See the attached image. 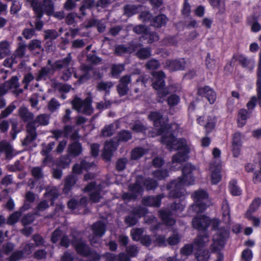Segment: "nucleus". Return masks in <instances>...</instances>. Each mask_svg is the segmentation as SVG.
I'll return each instance as SVG.
<instances>
[{"mask_svg": "<svg viewBox=\"0 0 261 261\" xmlns=\"http://www.w3.org/2000/svg\"><path fill=\"white\" fill-rule=\"evenodd\" d=\"M8 47L9 43L7 41H3L0 43V59H3L9 53Z\"/></svg>", "mask_w": 261, "mask_h": 261, "instance_id": "obj_39", "label": "nucleus"}, {"mask_svg": "<svg viewBox=\"0 0 261 261\" xmlns=\"http://www.w3.org/2000/svg\"><path fill=\"white\" fill-rule=\"evenodd\" d=\"M22 257V253L21 251H16L9 257V261H18Z\"/></svg>", "mask_w": 261, "mask_h": 261, "instance_id": "obj_58", "label": "nucleus"}, {"mask_svg": "<svg viewBox=\"0 0 261 261\" xmlns=\"http://www.w3.org/2000/svg\"><path fill=\"white\" fill-rule=\"evenodd\" d=\"M159 63L156 60H152L149 61L146 64V67L149 69H154L158 68Z\"/></svg>", "mask_w": 261, "mask_h": 261, "instance_id": "obj_64", "label": "nucleus"}, {"mask_svg": "<svg viewBox=\"0 0 261 261\" xmlns=\"http://www.w3.org/2000/svg\"><path fill=\"white\" fill-rule=\"evenodd\" d=\"M222 213H223V217L224 221L226 223L229 222V207L227 201L225 200L223 201L222 206Z\"/></svg>", "mask_w": 261, "mask_h": 261, "instance_id": "obj_33", "label": "nucleus"}, {"mask_svg": "<svg viewBox=\"0 0 261 261\" xmlns=\"http://www.w3.org/2000/svg\"><path fill=\"white\" fill-rule=\"evenodd\" d=\"M143 185L145 186L147 189L150 190L154 188L156 186L157 184L155 180L151 179L146 180L145 182H143Z\"/></svg>", "mask_w": 261, "mask_h": 261, "instance_id": "obj_60", "label": "nucleus"}, {"mask_svg": "<svg viewBox=\"0 0 261 261\" xmlns=\"http://www.w3.org/2000/svg\"><path fill=\"white\" fill-rule=\"evenodd\" d=\"M153 175L156 179L160 180L168 176V174L166 170H159L153 172Z\"/></svg>", "mask_w": 261, "mask_h": 261, "instance_id": "obj_53", "label": "nucleus"}, {"mask_svg": "<svg viewBox=\"0 0 261 261\" xmlns=\"http://www.w3.org/2000/svg\"><path fill=\"white\" fill-rule=\"evenodd\" d=\"M168 19L166 16L163 14L160 15L155 17L152 22V25L155 27H161L165 24Z\"/></svg>", "mask_w": 261, "mask_h": 261, "instance_id": "obj_36", "label": "nucleus"}, {"mask_svg": "<svg viewBox=\"0 0 261 261\" xmlns=\"http://www.w3.org/2000/svg\"><path fill=\"white\" fill-rule=\"evenodd\" d=\"M245 217L248 220L251 221L253 225L255 227H258L260 225V218L254 216L253 214L245 213Z\"/></svg>", "mask_w": 261, "mask_h": 261, "instance_id": "obj_43", "label": "nucleus"}, {"mask_svg": "<svg viewBox=\"0 0 261 261\" xmlns=\"http://www.w3.org/2000/svg\"><path fill=\"white\" fill-rule=\"evenodd\" d=\"M41 42L38 40H32L29 45V48L30 50H34L36 49L41 48Z\"/></svg>", "mask_w": 261, "mask_h": 261, "instance_id": "obj_54", "label": "nucleus"}, {"mask_svg": "<svg viewBox=\"0 0 261 261\" xmlns=\"http://www.w3.org/2000/svg\"><path fill=\"white\" fill-rule=\"evenodd\" d=\"M5 85L8 90L16 89L18 87V79L16 77H13L9 82L6 83Z\"/></svg>", "mask_w": 261, "mask_h": 261, "instance_id": "obj_44", "label": "nucleus"}, {"mask_svg": "<svg viewBox=\"0 0 261 261\" xmlns=\"http://www.w3.org/2000/svg\"><path fill=\"white\" fill-rule=\"evenodd\" d=\"M71 60V57L70 55H69L63 60L56 62L53 67L54 68H66L69 65Z\"/></svg>", "mask_w": 261, "mask_h": 261, "instance_id": "obj_35", "label": "nucleus"}, {"mask_svg": "<svg viewBox=\"0 0 261 261\" xmlns=\"http://www.w3.org/2000/svg\"><path fill=\"white\" fill-rule=\"evenodd\" d=\"M72 130L71 126H67L65 127L64 132L60 130H55L54 132L55 137L58 139L62 137H68Z\"/></svg>", "mask_w": 261, "mask_h": 261, "instance_id": "obj_37", "label": "nucleus"}, {"mask_svg": "<svg viewBox=\"0 0 261 261\" xmlns=\"http://www.w3.org/2000/svg\"><path fill=\"white\" fill-rule=\"evenodd\" d=\"M193 226L199 230L205 229L208 226H212L216 233L213 237V243L212 249L217 252L216 255L217 261H222L223 255L219 252L224 247L225 240L228 237V231L225 229H217L219 222L217 219L210 220L207 217L199 216L195 217L192 221Z\"/></svg>", "mask_w": 261, "mask_h": 261, "instance_id": "obj_2", "label": "nucleus"}, {"mask_svg": "<svg viewBox=\"0 0 261 261\" xmlns=\"http://www.w3.org/2000/svg\"><path fill=\"white\" fill-rule=\"evenodd\" d=\"M118 146L117 142H107L105 145L104 151L103 152V158L109 160L111 156L112 153L114 151Z\"/></svg>", "mask_w": 261, "mask_h": 261, "instance_id": "obj_20", "label": "nucleus"}, {"mask_svg": "<svg viewBox=\"0 0 261 261\" xmlns=\"http://www.w3.org/2000/svg\"><path fill=\"white\" fill-rule=\"evenodd\" d=\"M60 107L59 103L54 98H53L48 103V109L51 111H54Z\"/></svg>", "mask_w": 261, "mask_h": 261, "instance_id": "obj_57", "label": "nucleus"}, {"mask_svg": "<svg viewBox=\"0 0 261 261\" xmlns=\"http://www.w3.org/2000/svg\"><path fill=\"white\" fill-rule=\"evenodd\" d=\"M229 191L232 195L239 196L241 195L242 190L237 185V181L232 180L229 182Z\"/></svg>", "mask_w": 261, "mask_h": 261, "instance_id": "obj_32", "label": "nucleus"}, {"mask_svg": "<svg viewBox=\"0 0 261 261\" xmlns=\"http://www.w3.org/2000/svg\"><path fill=\"white\" fill-rule=\"evenodd\" d=\"M248 112L245 109H241L239 111L238 115L237 122L239 127L244 126L248 118Z\"/></svg>", "mask_w": 261, "mask_h": 261, "instance_id": "obj_26", "label": "nucleus"}, {"mask_svg": "<svg viewBox=\"0 0 261 261\" xmlns=\"http://www.w3.org/2000/svg\"><path fill=\"white\" fill-rule=\"evenodd\" d=\"M73 246L75 247L78 253L86 256L89 254V250L85 244L81 240H78L73 243Z\"/></svg>", "mask_w": 261, "mask_h": 261, "instance_id": "obj_22", "label": "nucleus"}, {"mask_svg": "<svg viewBox=\"0 0 261 261\" xmlns=\"http://www.w3.org/2000/svg\"><path fill=\"white\" fill-rule=\"evenodd\" d=\"M242 145V135L240 133L237 132L234 134L232 137V148L233 155L237 157L240 154Z\"/></svg>", "mask_w": 261, "mask_h": 261, "instance_id": "obj_18", "label": "nucleus"}, {"mask_svg": "<svg viewBox=\"0 0 261 261\" xmlns=\"http://www.w3.org/2000/svg\"><path fill=\"white\" fill-rule=\"evenodd\" d=\"M116 127V124H111L108 126H106L102 130V135L103 136H111L114 130Z\"/></svg>", "mask_w": 261, "mask_h": 261, "instance_id": "obj_46", "label": "nucleus"}, {"mask_svg": "<svg viewBox=\"0 0 261 261\" xmlns=\"http://www.w3.org/2000/svg\"><path fill=\"white\" fill-rule=\"evenodd\" d=\"M46 191L47 192L45 194V197L47 198L50 199L52 203L58 195V190L56 188H51L50 189H47Z\"/></svg>", "mask_w": 261, "mask_h": 261, "instance_id": "obj_40", "label": "nucleus"}, {"mask_svg": "<svg viewBox=\"0 0 261 261\" xmlns=\"http://www.w3.org/2000/svg\"><path fill=\"white\" fill-rule=\"evenodd\" d=\"M112 86L113 84L111 82H101L99 83L97 88L99 90L107 91V90L109 89Z\"/></svg>", "mask_w": 261, "mask_h": 261, "instance_id": "obj_59", "label": "nucleus"}, {"mask_svg": "<svg viewBox=\"0 0 261 261\" xmlns=\"http://www.w3.org/2000/svg\"><path fill=\"white\" fill-rule=\"evenodd\" d=\"M242 257L244 261H250L252 258V253L251 250L247 249L242 252Z\"/></svg>", "mask_w": 261, "mask_h": 261, "instance_id": "obj_52", "label": "nucleus"}, {"mask_svg": "<svg viewBox=\"0 0 261 261\" xmlns=\"http://www.w3.org/2000/svg\"><path fill=\"white\" fill-rule=\"evenodd\" d=\"M185 207V203L182 201L180 203H175L171 206L172 212L166 210H162L160 212V215L163 222L167 225H172L175 223V220L171 218V216L178 214L182 211Z\"/></svg>", "mask_w": 261, "mask_h": 261, "instance_id": "obj_8", "label": "nucleus"}, {"mask_svg": "<svg viewBox=\"0 0 261 261\" xmlns=\"http://www.w3.org/2000/svg\"><path fill=\"white\" fill-rule=\"evenodd\" d=\"M137 55L140 59H144L149 57L151 53L148 48H141L137 51Z\"/></svg>", "mask_w": 261, "mask_h": 261, "instance_id": "obj_45", "label": "nucleus"}, {"mask_svg": "<svg viewBox=\"0 0 261 261\" xmlns=\"http://www.w3.org/2000/svg\"><path fill=\"white\" fill-rule=\"evenodd\" d=\"M161 196L156 197H148L144 198L142 202L143 204L147 206H159L160 204Z\"/></svg>", "mask_w": 261, "mask_h": 261, "instance_id": "obj_24", "label": "nucleus"}, {"mask_svg": "<svg viewBox=\"0 0 261 261\" xmlns=\"http://www.w3.org/2000/svg\"><path fill=\"white\" fill-rule=\"evenodd\" d=\"M146 213V209L144 208H140L135 212V216H128L125 218V222L128 225L131 226L135 224L137 222V217H141L144 216Z\"/></svg>", "mask_w": 261, "mask_h": 261, "instance_id": "obj_21", "label": "nucleus"}, {"mask_svg": "<svg viewBox=\"0 0 261 261\" xmlns=\"http://www.w3.org/2000/svg\"><path fill=\"white\" fill-rule=\"evenodd\" d=\"M5 151L7 158H11L12 154V146L7 142H2L0 143V152Z\"/></svg>", "mask_w": 261, "mask_h": 261, "instance_id": "obj_34", "label": "nucleus"}, {"mask_svg": "<svg viewBox=\"0 0 261 261\" xmlns=\"http://www.w3.org/2000/svg\"><path fill=\"white\" fill-rule=\"evenodd\" d=\"M194 203L190 208V211L196 213L202 212L212 204L207 192L203 190L196 191L193 195Z\"/></svg>", "mask_w": 261, "mask_h": 261, "instance_id": "obj_5", "label": "nucleus"}, {"mask_svg": "<svg viewBox=\"0 0 261 261\" xmlns=\"http://www.w3.org/2000/svg\"><path fill=\"white\" fill-rule=\"evenodd\" d=\"M208 241L207 237L205 235H200L198 236L197 240L194 242L193 245H187L181 250V253L183 255H188L190 254L193 249H198L201 247L202 245L205 244Z\"/></svg>", "mask_w": 261, "mask_h": 261, "instance_id": "obj_12", "label": "nucleus"}, {"mask_svg": "<svg viewBox=\"0 0 261 261\" xmlns=\"http://www.w3.org/2000/svg\"><path fill=\"white\" fill-rule=\"evenodd\" d=\"M21 216L19 212H16L12 214L8 218V223L9 224H13L15 223Z\"/></svg>", "mask_w": 261, "mask_h": 261, "instance_id": "obj_49", "label": "nucleus"}, {"mask_svg": "<svg viewBox=\"0 0 261 261\" xmlns=\"http://www.w3.org/2000/svg\"><path fill=\"white\" fill-rule=\"evenodd\" d=\"M53 73V70H50L48 67H44L39 72V74L37 76V80L39 81L45 79L46 76L52 74Z\"/></svg>", "mask_w": 261, "mask_h": 261, "instance_id": "obj_42", "label": "nucleus"}, {"mask_svg": "<svg viewBox=\"0 0 261 261\" xmlns=\"http://www.w3.org/2000/svg\"><path fill=\"white\" fill-rule=\"evenodd\" d=\"M130 81V77L128 76H124L120 80V83L117 87L120 95H124L126 94L128 90L127 85Z\"/></svg>", "mask_w": 261, "mask_h": 261, "instance_id": "obj_23", "label": "nucleus"}, {"mask_svg": "<svg viewBox=\"0 0 261 261\" xmlns=\"http://www.w3.org/2000/svg\"><path fill=\"white\" fill-rule=\"evenodd\" d=\"M134 31L138 34L142 33L143 39H148V43H151L159 39V36L155 33L149 32L143 25L136 26L134 28Z\"/></svg>", "mask_w": 261, "mask_h": 261, "instance_id": "obj_13", "label": "nucleus"}, {"mask_svg": "<svg viewBox=\"0 0 261 261\" xmlns=\"http://www.w3.org/2000/svg\"><path fill=\"white\" fill-rule=\"evenodd\" d=\"M143 230L140 228L133 229L131 231L132 238L134 240L138 241L141 239Z\"/></svg>", "mask_w": 261, "mask_h": 261, "instance_id": "obj_50", "label": "nucleus"}, {"mask_svg": "<svg viewBox=\"0 0 261 261\" xmlns=\"http://www.w3.org/2000/svg\"><path fill=\"white\" fill-rule=\"evenodd\" d=\"M146 151L142 148H136L132 152L131 158L133 160H137L145 154Z\"/></svg>", "mask_w": 261, "mask_h": 261, "instance_id": "obj_41", "label": "nucleus"}, {"mask_svg": "<svg viewBox=\"0 0 261 261\" xmlns=\"http://www.w3.org/2000/svg\"><path fill=\"white\" fill-rule=\"evenodd\" d=\"M30 3L35 14L38 18H41L43 12L50 15L53 12V5L51 0H44L42 5L37 2V0H27Z\"/></svg>", "mask_w": 261, "mask_h": 261, "instance_id": "obj_7", "label": "nucleus"}, {"mask_svg": "<svg viewBox=\"0 0 261 261\" xmlns=\"http://www.w3.org/2000/svg\"><path fill=\"white\" fill-rule=\"evenodd\" d=\"M211 173V181L213 185H216L221 180V167L219 164L214 165L211 164L210 167Z\"/></svg>", "mask_w": 261, "mask_h": 261, "instance_id": "obj_17", "label": "nucleus"}, {"mask_svg": "<svg viewBox=\"0 0 261 261\" xmlns=\"http://www.w3.org/2000/svg\"><path fill=\"white\" fill-rule=\"evenodd\" d=\"M261 204V198H255L254 199L249 206L248 210L246 213L253 214L255 213L260 206Z\"/></svg>", "mask_w": 261, "mask_h": 261, "instance_id": "obj_30", "label": "nucleus"}, {"mask_svg": "<svg viewBox=\"0 0 261 261\" xmlns=\"http://www.w3.org/2000/svg\"><path fill=\"white\" fill-rule=\"evenodd\" d=\"M68 151L74 156L78 155L82 151V147L80 143L75 142L68 148Z\"/></svg>", "mask_w": 261, "mask_h": 261, "instance_id": "obj_31", "label": "nucleus"}, {"mask_svg": "<svg viewBox=\"0 0 261 261\" xmlns=\"http://www.w3.org/2000/svg\"><path fill=\"white\" fill-rule=\"evenodd\" d=\"M148 118L153 122L158 134L162 135V142L170 150H178L172 157L171 168L173 170L179 169L182 165V163L189 158L188 154L192 149L191 144L186 140L177 139L172 135V132H175L178 129V126L177 124L169 125L165 122L162 123L163 119L161 115L156 112L151 113Z\"/></svg>", "mask_w": 261, "mask_h": 261, "instance_id": "obj_1", "label": "nucleus"}, {"mask_svg": "<svg viewBox=\"0 0 261 261\" xmlns=\"http://www.w3.org/2000/svg\"><path fill=\"white\" fill-rule=\"evenodd\" d=\"M93 165V164L87 163L84 160L80 165L76 164L74 165L72 169L73 172L74 174H80L84 169L88 170L90 168L92 167Z\"/></svg>", "mask_w": 261, "mask_h": 261, "instance_id": "obj_25", "label": "nucleus"}, {"mask_svg": "<svg viewBox=\"0 0 261 261\" xmlns=\"http://www.w3.org/2000/svg\"><path fill=\"white\" fill-rule=\"evenodd\" d=\"M57 36V32L54 30H48L45 31V38L46 39H55Z\"/></svg>", "mask_w": 261, "mask_h": 261, "instance_id": "obj_56", "label": "nucleus"}, {"mask_svg": "<svg viewBox=\"0 0 261 261\" xmlns=\"http://www.w3.org/2000/svg\"><path fill=\"white\" fill-rule=\"evenodd\" d=\"M257 102V98L255 96L251 98L247 104V107L248 110H252L255 107Z\"/></svg>", "mask_w": 261, "mask_h": 261, "instance_id": "obj_62", "label": "nucleus"}, {"mask_svg": "<svg viewBox=\"0 0 261 261\" xmlns=\"http://www.w3.org/2000/svg\"><path fill=\"white\" fill-rule=\"evenodd\" d=\"M124 70V67L121 64L115 65L113 66L112 73L113 76H117Z\"/></svg>", "mask_w": 261, "mask_h": 261, "instance_id": "obj_51", "label": "nucleus"}, {"mask_svg": "<svg viewBox=\"0 0 261 261\" xmlns=\"http://www.w3.org/2000/svg\"><path fill=\"white\" fill-rule=\"evenodd\" d=\"M197 94L201 97H205L211 104L214 103L216 99L215 92L208 86L198 89Z\"/></svg>", "mask_w": 261, "mask_h": 261, "instance_id": "obj_15", "label": "nucleus"}, {"mask_svg": "<svg viewBox=\"0 0 261 261\" xmlns=\"http://www.w3.org/2000/svg\"><path fill=\"white\" fill-rule=\"evenodd\" d=\"M106 184L99 185L95 182H91L88 185L85 189V191L91 192L90 197V199L94 202H98L101 198V188L105 187Z\"/></svg>", "mask_w": 261, "mask_h": 261, "instance_id": "obj_11", "label": "nucleus"}, {"mask_svg": "<svg viewBox=\"0 0 261 261\" xmlns=\"http://www.w3.org/2000/svg\"><path fill=\"white\" fill-rule=\"evenodd\" d=\"M131 135L128 131H123L119 134V141H126L131 138Z\"/></svg>", "mask_w": 261, "mask_h": 261, "instance_id": "obj_55", "label": "nucleus"}, {"mask_svg": "<svg viewBox=\"0 0 261 261\" xmlns=\"http://www.w3.org/2000/svg\"><path fill=\"white\" fill-rule=\"evenodd\" d=\"M76 180V178L74 175H70L66 178L65 181V187L63 190L65 193H68L72 186L74 185Z\"/></svg>", "mask_w": 261, "mask_h": 261, "instance_id": "obj_28", "label": "nucleus"}, {"mask_svg": "<svg viewBox=\"0 0 261 261\" xmlns=\"http://www.w3.org/2000/svg\"><path fill=\"white\" fill-rule=\"evenodd\" d=\"M19 113L20 116L24 121H28L29 123L32 122L30 121L32 120L33 115L32 113L28 111L27 108L23 107L20 108Z\"/></svg>", "mask_w": 261, "mask_h": 261, "instance_id": "obj_29", "label": "nucleus"}, {"mask_svg": "<svg viewBox=\"0 0 261 261\" xmlns=\"http://www.w3.org/2000/svg\"><path fill=\"white\" fill-rule=\"evenodd\" d=\"M49 206L47 201L45 200L41 202L37 207V213L39 215V213L47 208Z\"/></svg>", "mask_w": 261, "mask_h": 261, "instance_id": "obj_63", "label": "nucleus"}, {"mask_svg": "<svg viewBox=\"0 0 261 261\" xmlns=\"http://www.w3.org/2000/svg\"><path fill=\"white\" fill-rule=\"evenodd\" d=\"M49 117L45 115H40L36 119V120L33 122H29L27 125L28 135L27 136L23 144L27 145L30 142L34 140L36 136L35 132V125L37 123L40 125H47L48 123Z\"/></svg>", "mask_w": 261, "mask_h": 261, "instance_id": "obj_6", "label": "nucleus"}, {"mask_svg": "<svg viewBox=\"0 0 261 261\" xmlns=\"http://www.w3.org/2000/svg\"><path fill=\"white\" fill-rule=\"evenodd\" d=\"M198 123L205 127L207 131H210L214 128L215 124V118L214 116L204 115L197 119Z\"/></svg>", "mask_w": 261, "mask_h": 261, "instance_id": "obj_16", "label": "nucleus"}, {"mask_svg": "<svg viewBox=\"0 0 261 261\" xmlns=\"http://www.w3.org/2000/svg\"><path fill=\"white\" fill-rule=\"evenodd\" d=\"M199 173L198 169L191 164H186L182 168V176L172 181L168 186L169 196L173 198L184 196L185 195V187L193 184L196 176Z\"/></svg>", "mask_w": 261, "mask_h": 261, "instance_id": "obj_3", "label": "nucleus"}, {"mask_svg": "<svg viewBox=\"0 0 261 261\" xmlns=\"http://www.w3.org/2000/svg\"><path fill=\"white\" fill-rule=\"evenodd\" d=\"M143 179L142 177H138L135 186L129 187V193H125L123 195V198L124 200H131L140 195L142 192V182Z\"/></svg>", "mask_w": 261, "mask_h": 261, "instance_id": "obj_10", "label": "nucleus"}, {"mask_svg": "<svg viewBox=\"0 0 261 261\" xmlns=\"http://www.w3.org/2000/svg\"><path fill=\"white\" fill-rule=\"evenodd\" d=\"M154 82L152 83L153 88L158 91V95L160 101H163L166 96L170 92H175V88L171 86L168 89L164 87L165 74L162 71L152 73Z\"/></svg>", "mask_w": 261, "mask_h": 261, "instance_id": "obj_4", "label": "nucleus"}, {"mask_svg": "<svg viewBox=\"0 0 261 261\" xmlns=\"http://www.w3.org/2000/svg\"><path fill=\"white\" fill-rule=\"evenodd\" d=\"M138 8L134 5H127L124 8V13L127 16H131L138 12Z\"/></svg>", "mask_w": 261, "mask_h": 261, "instance_id": "obj_47", "label": "nucleus"}, {"mask_svg": "<svg viewBox=\"0 0 261 261\" xmlns=\"http://www.w3.org/2000/svg\"><path fill=\"white\" fill-rule=\"evenodd\" d=\"M180 101V98L176 95L173 94L170 96L168 99V104L169 106L172 107L177 105Z\"/></svg>", "mask_w": 261, "mask_h": 261, "instance_id": "obj_48", "label": "nucleus"}, {"mask_svg": "<svg viewBox=\"0 0 261 261\" xmlns=\"http://www.w3.org/2000/svg\"><path fill=\"white\" fill-rule=\"evenodd\" d=\"M211 5L215 8L218 10L220 13H223L225 11V4L221 0H210Z\"/></svg>", "mask_w": 261, "mask_h": 261, "instance_id": "obj_38", "label": "nucleus"}, {"mask_svg": "<svg viewBox=\"0 0 261 261\" xmlns=\"http://www.w3.org/2000/svg\"><path fill=\"white\" fill-rule=\"evenodd\" d=\"M72 106L77 112L90 114L92 112L91 107V99L90 98H86L82 101L79 98H75L72 101Z\"/></svg>", "mask_w": 261, "mask_h": 261, "instance_id": "obj_9", "label": "nucleus"}, {"mask_svg": "<svg viewBox=\"0 0 261 261\" xmlns=\"http://www.w3.org/2000/svg\"><path fill=\"white\" fill-rule=\"evenodd\" d=\"M185 62L183 59L174 61H167L165 63V67L170 71H175L182 69L185 67Z\"/></svg>", "mask_w": 261, "mask_h": 261, "instance_id": "obj_19", "label": "nucleus"}, {"mask_svg": "<svg viewBox=\"0 0 261 261\" xmlns=\"http://www.w3.org/2000/svg\"><path fill=\"white\" fill-rule=\"evenodd\" d=\"M204 244L202 245L201 247L198 248V251L196 253V257L198 261H207L209 258L210 255L208 252L202 248Z\"/></svg>", "mask_w": 261, "mask_h": 261, "instance_id": "obj_27", "label": "nucleus"}, {"mask_svg": "<svg viewBox=\"0 0 261 261\" xmlns=\"http://www.w3.org/2000/svg\"><path fill=\"white\" fill-rule=\"evenodd\" d=\"M70 162L71 160L68 156L63 157L61 159L59 165L61 167L66 168L70 164Z\"/></svg>", "mask_w": 261, "mask_h": 261, "instance_id": "obj_61", "label": "nucleus"}, {"mask_svg": "<svg viewBox=\"0 0 261 261\" xmlns=\"http://www.w3.org/2000/svg\"><path fill=\"white\" fill-rule=\"evenodd\" d=\"M92 231L93 236L92 239H90L91 244L94 245L97 242V239H99L102 237L106 231L105 224L101 222H98L95 223L92 226Z\"/></svg>", "mask_w": 261, "mask_h": 261, "instance_id": "obj_14", "label": "nucleus"}]
</instances>
